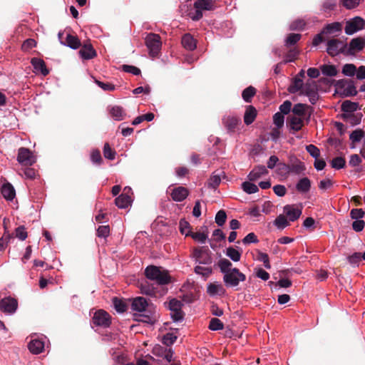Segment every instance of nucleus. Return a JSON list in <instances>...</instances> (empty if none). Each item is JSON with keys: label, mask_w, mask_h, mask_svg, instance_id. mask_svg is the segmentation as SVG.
<instances>
[{"label": "nucleus", "mask_w": 365, "mask_h": 365, "mask_svg": "<svg viewBox=\"0 0 365 365\" xmlns=\"http://www.w3.org/2000/svg\"><path fill=\"white\" fill-rule=\"evenodd\" d=\"M195 13H190V18L193 21H198L202 18L203 11H212L215 9V3L212 0H195L193 4Z\"/></svg>", "instance_id": "2"}, {"label": "nucleus", "mask_w": 365, "mask_h": 365, "mask_svg": "<svg viewBox=\"0 0 365 365\" xmlns=\"http://www.w3.org/2000/svg\"><path fill=\"white\" fill-rule=\"evenodd\" d=\"M305 76V71L302 69L299 73L292 79V84L288 88V91L290 93H295L302 88L303 78Z\"/></svg>", "instance_id": "14"}, {"label": "nucleus", "mask_w": 365, "mask_h": 365, "mask_svg": "<svg viewBox=\"0 0 365 365\" xmlns=\"http://www.w3.org/2000/svg\"><path fill=\"white\" fill-rule=\"evenodd\" d=\"M79 54L83 59L89 60L96 56L97 53L93 46L90 43H84L79 51Z\"/></svg>", "instance_id": "22"}, {"label": "nucleus", "mask_w": 365, "mask_h": 365, "mask_svg": "<svg viewBox=\"0 0 365 365\" xmlns=\"http://www.w3.org/2000/svg\"><path fill=\"white\" fill-rule=\"evenodd\" d=\"M145 275L148 279L155 281L160 285L168 284L171 281V277L167 270L155 265L148 266L145 269Z\"/></svg>", "instance_id": "1"}, {"label": "nucleus", "mask_w": 365, "mask_h": 365, "mask_svg": "<svg viewBox=\"0 0 365 365\" xmlns=\"http://www.w3.org/2000/svg\"><path fill=\"white\" fill-rule=\"evenodd\" d=\"M362 0H340V4L346 9H352L357 7Z\"/></svg>", "instance_id": "53"}, {"label": "nucleus", "mask_w": 365, "mask_h": 365, "mask_svg": "<svg viewBox=\"0 0 365 365\" xmlns=\"http://www.w3.org/2000/svg\"><path fill=\"white\" fill-rule=\"evenodd\" d=\"M365 132L361 129H356L349 135V139L351 141V148H355V143H359L364 137Z\"/></svg>", "instance_id": "35"}, {"label": "nucleus", "mask_w": 365, "mask_h": 365, "mask_svg": "<svg viewBox=\"0 0 365 365\" xmlns=\"http://www.w3.org/2000/svg\"><path fill=\"white\" fill-rule=\"evenodd\" d=\"M28 348L32 354H38L43 351L44 343L41 340L34 339L29 343Z\"/></svg>", "instance_id": "29"}, {"label": "nucleus", "mask_w": 365, "mask_h": 365, "mask_svg": "<svg viewBox=\"0 0 365 365\" xmlns=\"http://www.w3.org/2000/svg\"><path fill=\"white\" fill-rule=\"evenodd\" d=\"M320 69L322 74L327 76H335L338 73L336 68L334 65L324 64L320 66Z\"/></svg>", "instance_id": "37"}, {"label": "nucleus", "mask_w": 365, "mask_h": 365, "mask_svg": "<svg viewBox=\"0 0 365 365\" xmlns=\"http://www.w3.org/2000/svg\"><path fill=\"white\" fill-rule=\"evenodd\" d=\"M268 171L264 165L256 166L248 175L250 181H256L262 175H267Z\"/></svg>", "instance_id": "24"}, {"label": "nucleus", "mask_w": 365, "mask_h": 365, "mask_svg": "<svg viewBox=\"0 0 365 365\" xmlns=\"http://www.w3.org/2000/svg\"><path fill=\"white\" fill-rule=\"evenodd\" d=\"M195 272L207 278L212 274V269L211 267H204L198 265L195 267Z\"/></svg>", "instance_id": "52"}, {"label": "nucleus", "mask_w": 365, "mask_h": 365, "mask_svg": "<svg viewBox=\"0 0 365 365\" xmlns=\"http://www.w3.org/2000/svg\"><path fill=\"white\" fill-rule=\"evenodd\" d=\"M273 121L278 128L282 127L284 122V115L279 112L276 113L273 116Z\"/></svg>", "instance_id": "62"}, {"label": "nucleus", "mask_w": 365, "mask_h": 365, "mask_svg": "<svg viewBox=\"0 0 365 365\" xmlns=\"http://www.w3.org/2000/svg\"><path fill=\"white\" fill-rule=\"evenodd\" d=\"M257 110L252 106H247L244 115V122L249 125L252 123L257 117Z\"/></svg>", "instance_id": "27"}, {"label": "nucleus", "mask_w": 365, "mask_h": 365, "mask_svg": "<svg viewBox=\"0 0 365 365\" xmlns=\"http://www.w3.org/2000/svg\"><path fill=\"white\" fill-rule=\"evenodd\" d=\"M341 24L339 22H334L329 24H327L322 29L323 33L325 34L327 36L329 37V35L335 34L336 33H339L341 31Z\"/></svg>", "instance_id": "31"}, {"label": "nucleus", "mask_w": 365, "mask_h": 365, "mask_svg": "<svg viewBox=\"0 0 365 365\" xmlns=\"http://www.w3.org/2000/svg\"><path fill=\"white\" fill-rule=\"evenodd\" d=\"M227 219V214L225 210H219L215 215V222L218 226H222Z\"/></svg>", "instance_id": "56"}, {"label": "nucleus", "mask_w": 365, "mask_h": 365, "mask_svg": "<svg viewBox=\"0 0 365 365\" xmlns=\"http://www.w3.org/2000/svg\"><path fill=\"white\" fill-rule=\"evenodd\" d=\"M302 35L299 34H289L287 38L285 39V43L284 46L287 48H289L292 46L295 45L300 39H301Z\"/></svg>", "instance_id": "39"}, {"label": "nucleus", "mask_w": 365, "mask_h": 365, "mask_svg": "<svg viewBox=\"0 0 365 365\" xmlns=\"http://www.w3.org/2000/svg\"><path fill=\"white\" fill-rule=\"evenodd\" d=\"M193 257L200 264L209 265L212 262V252L207 247L195 248L193 251Z\"/></svg>", "instance_id": "7"}, {"label": "nucleus", "mask_w": 365, "mask_h": 365, "mask_svg": "<svg viewBox=\"0 0 365 365\" xmlns=\"http://www.w3.org/2000/svg\"><path fill=\"white\" fill-rule=\"evenodd\" d=\"M144 312H148L149 314L145 315V314H140L139 316L140 319H139L138 321L153 324L155 322L157 318L155 307L153 305H150L148 309H147Z\"/></svg>", "instance_id": "18"}, {"label": "nucleus", "mask_w": 365, "mask_h": 365, "mask_svg": "<svg viewBox=\"0 0 365 365\" xmlns=\"http://www.w3.org/2000/svg\"><path fill=\"white\" fill-rule=\"evenodd\" d=\"M226 255L234 262H239L241 258V252L232 247L227 248Z\"/></svg>", "instance_id": "44"}, {"label": "nucleus", "mask_w": 365, "mask_h": 365, "mask_svg": "<svg viewBox=\"0 0 365 365\" xmlns=\"http://www.w3.org/2000/svg\"><path fill=\"white\" fill-rule=\"evenodd\" d=\"M356 72V67L352 63H346L342 68V73L346 76H354Z\"/></svg>", "instance_id": "49"}, {"label": "nucleus", "mask_w": 365, "mask_h": 365, "mask_svg": "<svg viewBox=\"0 0 365 365\" xmlns=\"http://www.w3.org/2000/svg\"><path fill=\"white\" fill-rule=\"evenodd\" d=\"M177 339V336L174 335L173 333H167L163 336V344L166 346H171L175 343Z\"/></svg>", "instance_id": "60"}, {"label": "nucleus", "mask_w": 365, "mask_h": 365, "mask_svg": "<svg viewBox=\"0 0 365 365\" xmlns=\"http://www.w3.org/2000/svg\"><path fill=\"white\" fill-rule=\"evenodd\" d=\"M92 322L97 327L106 328L110 327L111 324V317L103 309H99L94 313Z\"/></svg>", "instance_id": "8"}, {"label": "nucleus", "mask_w": 365, "mask_h": 365, "mask_svg": "<svg viewBox=\"0 0 365 365\" xmlns=\"http://www.w3.org/2000/svg\"><path fill=\"white\" fill-rule=\"evenodd\" d=\"M145 41L150 55L153 56H157L162 45L160 36L155 34H149L146 36Z\"/></svg>", "instance_id": "6"}, {"label": "nucleus", "mask_w": 365, "mask_h": 365, "mask_svg": "<svg viewBox=\"0 0 365 365\" xmlns=\"http://www.w3.org/2000/svg\"><path fill=\"white\" fill-rule=\"evenodd\" d=\"M299 51L296 48H291L284 56V63L294 61L298 56Z\"/></svg>", "instance_id": "43"}, {"label": "nucleus", "mask_w": 365, "mask_h": 365, "mask_svg": "<svg viewBox=\"0 0 365 365\" xmlns=\"http://www.w3.org/2000/svg\"><path fill=\"white\" fill-rule=\"evenodd\" d=\"M91 160L93 163L100 165L103 163V158L99 150H93L91 153Z\"/></svg>", "instance_id": "55"}, {"label": "nucleus", "mask_w": 365, "mask_h": 365, "mask_svg": "<svg viewBox=\"0 0 365 365\" xmlns=\"http://www.w3.org/2000/svg\"><path fill=\"white\" fill-rule=\"evenodd\" d=\"M281 166L284 168V173H294L295 174H300L306 170V167L302 161L295 160L291 165L287 164H282Z\"/></svg>", "instance_id": "15"}, {"label": "nucleus", "mask_w": 365, "mask_h": 365, "mask_svg": "<svg viewBox=\"0 0 365 365\" xmlns=\"http://www.w3.org/2000/svg\"><path fill=\"white\" fill-rule=\"evenodd\" d=\"M303 118L295 115H289L287 119V124L289 125L291 130L299 131L304 125Z\"/></svg>", "instance_id": "21"}, {"label": "nucleus", "mask_w": 365, "mask_h": 365, "mask_svg": "<svg viewBox=\"0 0 365 365\" xmlns=\"http://www.w3.org/2000/svg\"><path fill=\"white\" fill-rule=\"evenodd\" d=\"M208 328L212 331L222 330L224 328V324L218 318H212Z\"/></svg>", "instance_id": "45"}, {"label": "nucleus", "mask_w": 365, "mask_h": 365, "mask_svg": "<svg viewBox=\"0 0 365 365\" xmlns=\"http://www.w3.org/2000/svg\"><path fill=\"white\" fill-rule=\"evenodd\" d=\"M311 188V180L307 178H301L296 185V189L302 193L308 192Z\"/></svg>", "instance_id": "30"}, {"label": "nucleus", "mask_w": 365, "mask_h": 365, "mask_svg": "<svg viewBox=\"0 0 365 365\" xmlns=\"http://www.w3.org/2000/svg\"><path fill=\"white\" fill-rule=\"evenodd\" d=\"M1 191L3 197L6 200L11 201L16 196L15 189L9 182L4 183L1 187Z\"/></svg>", "instance_id": "25"}, {"label": "nucleus", "mask_w": 365, "mask_h": 365, "mask_svg": "<svg viewBox=\"0 0 365 365\" xmlns=\"http://www.w3.org/2000/svg\"><path fill=\"white\" fill-rule=\"evenodd\" d=\"M365 215V212L362 209H352L350 212V217L354 220H361Z\"/></svg>", "instance_id": "63"}, {"label": "nucleus", "mask_w": 365, "mask_h": 365, "mask_svg": "<svg viewBox=\"0 0 365 365\" xmlns=\"http://www.w3.org/2000/svg\"><path fill=\"white\" fill-rule=\"evenodd\" d=\"M113 304L115 309L119 313H123L127 309L126 303L120 299L113 297Z\"/></svg>", "instance_id": "42"}, {"label": "nucleus", "mask_w": 365, "mask_h": 365, "mask_svg": "<svg viewBox=\"0 0 365 365\" xmlns=\"http://www.w3.org/2000/svg\"><path fill=\"white\" fill-rule=\"evenodd\" d=\"M221 178L219 175L213 174L207 180V187L212 189H216L220 184Z\"/></svg>", "instance_id": "47"}, {"label": "nucleus", "mask_w": 365, "mask_h": 365, "mask_svg": "<svg viewBox=\"0 0 365 365\" xmlns=\"http://www.w3.org/2000/svg\"><path fill=\"white\" fill-rule=\"evenodd\" d=\"M217 265L220 269L221 272L225 274V273H228L232 269L231 267L232 264L227 259L222 258L218 261Z\"/></svg>", "instance_id": "38"}, {"label": "nucleus", "mask_w": 365, "mask_h": 365, "mask_svg": "<svg viewBox=\"0 0 365 365\" xmlns=\"http://www.w3.org/2000/svg\"><path fill=\"white\" fill-rule=\"evenodd\" d=\"M18 307V302L11 297H5L0 301V310L6 314H13Z\"/></svg>", "instance_id": "13"}, {"label": "nucleus", "mask_w": 365, "mask_h": 365, "mask_svg": "<svg viewBox=\"0 0 365 365\" xmlns=\"http://www.w3.org/2000/svg\"><path fill=\"white\" fill-rule=\"evenodd\" d=\"M104 157L108 160H114L115 158L116 152L113 150L109 143H106L103 146Z\"/></svg>", "instance_id": "48"}, {"label": "nucleus", "mask_w": 365, "mask_h": 365, "mask_svg": "<svg viewBox=\"0 0 365 365\" xmlns=\"http://www.w3.org/2000/svg\"><path fill=\"white\" fill-rule=\"evenodd\" d=\"M191 226L190 223L185 219H181L179 222V230L181 234L185 235L186 237L190 235L191 233Z\"/></svg>", "instance_id": "41"}, {"label": "nucleus", "mask_w": 365, "mask_h": 365, "mask_svg": "<svg viewBox=\"0 0 365 365\" xmlns=\"http://www.w3.org/2000/svg\"><path fill=\"white\" fill-rule=\"evenodd\" d=\"M150 305H153V304H149L146 299L143 297H138L135 298L133 300V302L131 304V308L134 311H137L139 312H143L147 309H148V307Z\"/></svg>", "instance_id": "17"}, {"label": "nucleus", "mask_w": 365, "mask_h": 365, "mask_svg": "<svg viewBox=\"0 0 365 365\" xmlns=\"http://www.w3.org/2000/svg\"><path fill=\"white\" fill-rule=\"evenodd\" d=\"M183 304L177 299H172L168 303V307L170 310V316L174 322H180L184 319L185 313L182 310Z\"/></svg>", "instance_id": "5"}, {"label": "nucleus", "mask_w": 365, "mask_h": 365, "mask_svg": "<svg viewBox=\"0 0 365 365\" xmlns=\"http://www.w3.org/2000/svg\"><path fill=\"white\" fill-rule=\"evenodd\" d=\"M344 94L346 96H354L357 94V91L354 84V82L351 80L349 81L347 86L344 88Z\"/></svg>", "instance_id": "50"}, {"label": "nucleus", "mask_w": 365, "mask_h": 365, "mask_svg": "<svg viewBox=\"0 0 365 365\" xmlns=\"http://www.w3.org/2000/svg\"><path fill=\"white\" fill-rule=\"evenodd\" d=\"M94 81L103 91H113L115 88V86L109 82H102L96 78H94Z\"/></svg>", "instance_id": "57"}, {"label": "nucleus", "mask_w": 365, "mask_h": 365, "mask_svg": "<svg viewBox=\"0 0 365 365\" xmlns=\"http://www.w3.org/2000/svg\"><path fill=\"white\" fill-rule=\"evenodd\" d=\"M358 108V103L351 102L350 101H344L341 106L342 111L345 113H352L356 111Z\"/></svg>", "instance_id": "40"}, {"label": "nucleus", "mask_w": 365, "mask_h": 365, "mask_svg": "<svg viewBox=\"0 0 365 365\" xmlns=\"http://www.w3.org/2000/svg\"><path fill=\"white\" fill-rule=\"evenodd\" d=\"M246 280V276L237 268H232L223 276L225 284L228 287H235L239 285L240 282Z\"/></svg>", "instance_id": "4"}, {"label": "nucleus", "mask_w": 365, "mask_h": 365, "mask_svg": "<svg viewBox=\"0 0 365 365\" xmlns=\"http://www.w3.org/2000/svg\"><path fill=\"white\" fill-rule=\"evenodd\" d=\"M306 150L312 157L315 159L319 158L320 155V150L317 146L310 144L306 146Z\"/></svg>", "instance_id": "61"}, {"label": "nucleus", "mask_w": 365, "mask_h": 365, "mask_svg": "<svg viewBox=\"0 0 365 365\" xmlns=\"http://www.w3.org/2000/svg\"><path fill=\"white\" fill-rule=\"evenodd\" d=\"M305 25H306V23L304 20L297 19V20L294 21L290 24L289 29L292 31H296V30L301 31V30L304 29Z\"/></svg>", "instance_id": "59"}, {"label": "nucleus", "mask_w": 365, "mask_h": 365, "mask_svg": "<svg viewBox=\"0 0 365 365\" xmlns=\"http://www.w3.org/2000/svg\"><path fill=\"white\" fill-rule=\"evenodd\" d=\"M346 43L336 38H332L327 41V52L331 56H335L339 53H342V51L346 50Z\"/></svg>", "instance_id": "11"}, {"label": "nucleus", "mask_w": 365, "mask_h": 365, "mask_svg": "<svg viewBox=\"0 0 365 365\" xmlns=\"http://www.w3.org/2000/svg\"><path fill=\"white\" fill-rule=\"evenodd\" d=\"M223 291H224V289H223L222 286L220 284H215L211 283L207 287V292L210 295H215V294H217L220 293V292H223Z\"/></svg>", "instance_id": "58"}, {"label": "nucleus", "mask_w": 365, "mask_h": 365, "mask_svg": "<svg viewBox=\"0 0 365 365\" xmlns=\"http://www.w3.org/2000/svg\"><path fill=\"white\" fill-rule=\"evenodd\" d=\"M109 112L110 115L115 120H122L125 116V113L123 108L119 106H114L110 107Z\"/></svg>", "instance_id": "33"}, {"label": "nucleus", "mask_w": 365, "mask_h": 365, "mask_svg": "<svg viewBox=\"0 0 365 365\" xmlns=\"http://www.w3.org/2000/svg\"><path fill=\"white\" fill-rule=\"evenodd\" d=\"M17 160L22 165L31 166L36 163V159L29 148H20L18 150Z\"/></svg>", "instance_id": "10"}, {"label": "nucleus", "mask_w": 365, "mask_h": 365, "mask_svg": "<svg viewBox=\"0 0 365 365\" xmlns=\"http://www.w3.org/2000/svg\"><path fill=\"white\" fill-rule=\"evenodd\" d=\"M331 165L333 168L339 170L344 168L346 165V160L342 157H336L331 160Z\"/></svg>", "instance_id": "54"}, {"label": "nucleus", "mask_w": 365, "mask_h": 365, "mask_svg": "<svg viewBox=\"0 0 365 365\" xmlns=\"http://www.w3.org/2000/svg\"><path fill=\"white\" fill-rule=\"evenodd\" d=\"M188 195V190L182 186L174 188L170 194L172 199L176 202H182L187 198Z\"/></svg>", "instance_id": "19"}, {"label": "nucleus", "mask_w": 365, "mask_h": 365, "mask_svg": "<svg viewBox=\"0 0 365 365\" xmlns=\"http://www.w3.org/2000/svg\"><path fill=\"white\" fill-rule=\"evenodd\" d=\"M284 212L292 222L297 220L302 215V210L295 207L294 205H287L284 207Z\"/></svg>", "instance_id": "23"}, {"label": "nucleus", "mask_w": 365, "mask_h": 365, "mask_svg": "<svg viewBox=\"0 0 365 365\" xmlns=\"http://www.w3.org/2000/svg\"><path fill=\"white\" fill-rule=\"evenodd\" d=\"M131 202V197L128 195V193L125 192L120 195L115 200V205L120 209L128 207L129 205H130Z\"/></svg>", "instance_id": "28"}, {"label": "nucleus", "mask_w": 365, "mask_h": 365, "mask_svg": "<svg viewBox=\"0 0 365 365\" xmlns=\"http://www.w3.org/2000/svg\"><path fill=\"white\" fill-rule=\"evenodd\" d=\"M364 19L361 17L356 16L346 22L344 30L346 34L351 35L359 30L364 29Z\"/></svg>", "instance_id": "12"}, {"label": "nucleus", "mask_w": 365, "mask_h": 365, "mask_svg": "<svg viewBox=\"0 0 365 365\" xmlns=\"http://www.w3.org/2000/svg\"><path fill=\"white\" fill-rule=\"evenodd\" d=\"M222 123L228 132L234 133L241 124V118L237 116H227L223 118Z\"/></svg>", "instance_id": "16"}, {"label": "nucleus", "mask_w": 365, "mask_h": 365, "mask_svg": "<svg viewBox=\"0 0 365 365\" xmlns=\"http://www.w3.org/2000/svg\"><path fill=\"white\" fill-rule=\"evenodd\" d=\"M242 187L243 189V190L247 192V194H253V193H255L257 192H258L259 190V188L258 187L255 185V184H253L250 182H244L242 184Z\"/></svg>", "instance_id": "46"}, {"label": "nucleus", "mask_w": 365, "mask_h": 365, "mask_svg": "<svg viewBox=\"0 0 365 365\" xmlns=\"http://www.w3.org/2000/svg\"><path fill=\"white\" fill-rule=\"evenodd\" d=\"M312 109V107L304 103H297L294 106L292 111V115L304 118L305 115L306 110L307 109Z\"/></svg>", "instance_id": "34"}, {"label": "nucleus", "mask_w": 365, "mask_h": 365, "mask_svg": "<svg viewBox=\"0 0 365 365\" xmlns=\"http://www.w3.org/2000/svg\"><path fill=\"white\" fill-rule=\"evenodd\" d=\"M181 43L182 46L187 51H193L196 48V41L190 34H185L182 36Z\"/></svg>", "instance_id": "26"}, {"label": "nucleus", "mask_w": 365, "mask_h": 365, "mask_svg": "<svg viewBox=\"0 0 365 365\" xmlns=\"http://www.w3.org/2000/svg\"><path fill=\"white\" fill-rule=\"evenodd\" d=\"M274 225L280 229H284L287 227L289 224L286 217L284 215H279L277 217L274 222Z\"/></svg>", "instance_id": "51"}, {"label": "nucleus", "mask_w": 365, "mask_h": 365, "mask_svg": "<svg viewBox=\"0 0 365 365\" xmlns=\"http://www.w3.org/2000/svg\"><path fill=\"white\" fill-rule=\"evenodd\" d=\"M256 88L252 86H248L245 89L243 90L242 93V97L243 100L247 103H250L252 101V98L256 94Z\"/></svg>", "instance_id": "36"}, {"label": "nucleus", "mask_w": 365, "mask_h": 365, "mask_svg": "<svg viewBox=\"0 0 365 365\" xmlns=\"http://www.w3.org/2000/svg\"><path fill=\"white\" fill-rule=\"evenodd\" d=\"M31 63L33 66L36 73H40L43 76H46L49 73V71L47 69L43 60L38 58H33L31 60Z\"/></svg>", "instance_id": "20"}, {"label": "nucleus", "mask_w": 365, "mask_h": 365, "mask_svg": "<svg viewBox=\"0 0 365 365\" xmlns=\"http://www.w3.org/2000/svg\"><path fill=\"white\" fill-rule=\"evenodd\" d=\"M61 43L66 45L73 49H77L81 46V41L78 36L70 34H67L66 42L63 43L61 41Z\"/></svg>", "instance_id": "32"}, {"label": "nucleus", "mask_w": 365, "mask_h": 365, "mask_svg": "<svg viewBox=\"0 0 365 365\" xmlns=\"http://www.w3.org/2000/svg\"><path fill=\"white\" fill-rule=\"evenodd\" d=\"M299 95L307 96L309 102L314 105L319 98L317 82L311 80L307 81L303 84L302 88L299 91Z\"/></svg>", "instance_id": "3"}, {"label": "nucleus", "mask_w": 365, "mask_h": 365, "mask_svg": "<svg viewBox=\"0 0 365 365\" xmlns=\"http://www.w3.org/2000/svg\"><path fill=\"white\" fill-rule=\"evenodd\" d=\"M110 234V227L108 225L99 226L97 229V236L99 237H107Z\"/></svg>", "instance_id": "64"}, {"label": "nucleus", "mask_w": 365, "mask_h": 365, "mask_svg": "<svg viewBox=\"0 0 365 365\" xmlns=\"http://www.w3.org/2000/svg\"><path fill=\"white\" fill-rule=\"evenodd\" d=\"M365 47V38L362 37L354 38L346 45V50L342 51L345 56H353L356 52L361 51Z\"/></svg>", "instance_id": "9"}]
</instances>
